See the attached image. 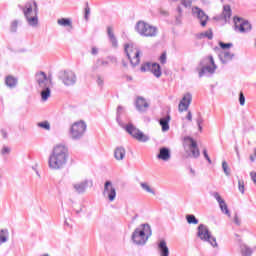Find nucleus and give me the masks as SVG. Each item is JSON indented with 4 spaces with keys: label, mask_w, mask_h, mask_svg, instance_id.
<instances>
[{
    "label": "nucleus",
    "mask_w": 256,
    "mask_h": 256,
    "mask_svg": "<svg viewBox=\"0 0 256 256\" xmlns=\"http://www.w3.org/2000/svg\"><path fill=\"white\" fill-rule=\"evenodd\" d=\"M68 160L69 149L65 145H57L49 156L48 167L53 171H59L67 165Z\"/></svg>",
    "instance_id": "nucleus-1"
},
{
    "label": "nucleus",
    "mask_w": 256,
    "mask_h": 256,
    "mask_svg": "<svg viewBox=\"0 0 256 256\" xmlns=\"http://www.w3.org/2000/svg\"><path fill=\"white\" fill-rule=\"evenodd\" d=\"M19 9L30 27H37L39 25V6L35 0H30L24 6L18 5Z\"/></svg>",
    "instance_id": "nucleus-2"
},
{
    "label": "nucleus",
    "mask_w": 256,
    "mask_h": 256,
    "mask_svg": "<svg viewBox=\"0 0 256 256\" xmlns=\"http://www.w3.org/2000/svg\"><path fill=\"white\" fill-rule=\"evenodd\" d=\"M153 235V230L151 229V225L149 223H144L140 225V228H136L131 236V241L134 245L138 247H143L147 245V241H149V237Z\"/></svg>",
    "instance_id": "nucleus-3"
},
{
    "label": "nucleus",
    "mask_w": 256,
    "mask_h": 256,
    "mask_svg": "<svg viewBox=\"0 0 256 256\" xmlns=\"http://www.w3.org/2000/svg\"><path fill=\"white\" fill-rule=\"evenodd\" d=\"M36 81L39 89H41L40 95L42 101H47L51 97V77H47L45 72H40L36 74Z\"/></svg>",
    "instance_id": "nucleus-4"
},
{
    "label": "nucleus",
    "mask_w": 256,
    "mask_h": 256,
    "mask_svg": "<svg viewBox=\"0 0 256 256\" xmlns=\"http://www.w3.org/2000/svg\"><path fill=\"white\" fill-rule=\"evenodd\" d=\"M199 67L201 68H196V71H198V77L200 79L201 77H205L207 73H209V75H213L215 74V71H217V64H215L213 55H208L200 60Z\"/></svg>",
    "instance_id": "nucleus-5"
},
{
    "label": "nucleus",
    "mask_w": 256,
    "mask_h": 256,
    "mask_svg": "<svg viewBox=\"0 0 256 256\" xmlns=\"http://www.w3.org/2000/svg\"><path fill=\"white\" fill-rule=\"evenodd\" d=\"M197 237L204 243H209L212 247H218L217 238L211 234L205 224H199L197 227Z\"/></svg>",
    "instance_id": "nucleus-6"
},
{
    "label": "nucleus",
    "mask_w": 256,
    "mask_h": 256,
    "mask_svg": "<svg viewBox=\"0 0 256 256\" xmlns=\"http://www.w3.org/2000/svg\"><path fill=\"white\" fill-rule=\"evenodd\" d=\"M135 31L141 35V37H156L157 27L151 26L145 21H138L135 25Z\"/></svg>",
    "instance_id": "nucleus-7"
},
{
    "label": "nucleus",
    "mask_w": 256,
    "mask_h": 256,
    "mask_svg": "<svg viewBox=\"0 0 256 256\" xmlns=\"http://www.w3.org/2000/svg\"><path fill=\"white\" fill-rule=\"evenodd\" d=\"M135 31L141 35V37H156L157 27L151 26L145 21H138L135 25Z\"/></svg>",
    "instance_id": "nucleus-8"
},
{
    "label": "nucleus",
    "mask_w": 256,
    "mask_h": 256,
    "mask_svg": "<svg viewBox=\"0 0 256 256\" xmlns=\"http://www.w3.org/2000/svg\"><path fill=\"white\" fill-rule=\"evenodd\" d=\"M85 131H87V123L80 120L72 124L70 128V137L73 141H79V139L85 135Z\"/></svg>",
    "instance_id": "nucleus-9"
},
{
    "label": "nucleus",
    "mask_w": 256,
    "mask_h": 256,
    "mask_svg": "<svg viewBox=\"0 0 256 256\" xmlns=\"http://www.w3.org/2000/svg\"><path fill=\"white\" fill-rule=\"evenodd\" d=\"M124 129L126 132H128L129 135H131V137H133L140 143H147V141H149V136L141 132V130L135 127V125H133L132 123L126 125Z\"/></svg>",
    "instance_id": "nucleus-10"
},
{
    "label": "nucleus",
    "mask_w": 256,
    "mask_h": 256,
    "mask_svg": "<svg viewBox=\"0 0 256 256\" xmlns=\"http://www.w3.org/2000/svg\"><path fill=\"white\" fill-rule=\"evenodd\" d=\"M58 77L66 87H72L77 83V75L71 70L60 71Z\"/></svg>",
    "instance_id": "nucleus-11"
},
{
    "label": "nucleus",
    "mask_w": 256,
    "mask_h": 256,
    "mask_svg": "<svg viewBox=\"0 0 256 256\" xmlns=\"http://www.w3.org/2000/svg\"><path fill=\"white\" fill-rule=\"evenodd\" d=\"M140 71L142 73H147V71H150V73L154 74V77H161V65L157 62L151 63V62H145L141 65Z\"/></svg>",
    "instance_id": "nucleus-12"
},
{
    "label": "nucleus",
    "mask_w": 256,
    "mask_h": 256,
    "mask_svg": "<svg viewBox=\"0 0 256 256\" xmlns=\"http://www.w3.org/2000/svg\"><path fill=\"white\" fill-rule=\"evenodd\" d=\"M124 53H126V57L128 58V60L130 61V65H132V67H137V65H139V63L141 62V51L140 50H136L134 53V57L131 58V53H133V46L129 45V44H125L124 46Z\"/></svg>",
    "instance_id": "nucleus-13"
},
{
    "label": "nucleus",
    "mask_w": 256,
    "mask_h": 256,
    "mask_svg": "<svg viewBox=\"0 0 256 256\" xmlns=\"http://www.w3.org/2000/svg\"><path fill=\"white\" fill-rule=\"evenodd\" d=\"M234 27L235 31H239L240 33H249L253 29L249 20H245L239 16L234 17Z\"/></svg>",
    "instance_id": "nucleus-14"
},
{
    "label": "nucleus",
    "mask_w": 256,
    "mask_h": 256,
    "mask_svg": "<svg viewBox=\"0 0 256 256\" xmlns=\"http://www.w3.org/2000/svg\"><path fill=\"white\" fill-rule=\"evenodd\" d=\"M103 195L104 197H107L110 203H113V201H115L117 197V190L114 188L113 182H111L110 180H107L104 183Z\"/></svg>",
    "instance_id": "nucleus-15"
},
{
    "label": "nucleus",
    "mask_w": 256,
    "mask_h": 256,
    "mask_svg": "<svg viewBox=\"0 0 256 256\" xmlns=\"http://www.w3.org/2000/svg\"><path fill=\"white\" fill-rule=\"evenodd\" d=\"M191 101H193V96L191 93H186L178 105V111L180 113L187 111V109H189V105H191Z\"/></svg>",
    "instance_id": "nucleus-16"
},
{
    "label": "nucleus",
    "mask_w": 256,
    "mask_h": 256,
    "mask_svg": "<svg viewBox=\"0 0 256 256\" xmlns=\"http://www.w3.org/2000/svg\"><path fill=\"white\" fill-rule=\"evenodd\" d=\"M136 111L139 113H147V109H149V104L147 100L143 96H138L135 101Z\"/></svg>",
    "instance_id": "nucleus-17"
},
{
    "label": "nucleus",
    "mask_w": 256,
    "mask_h": 256,
    "mask_svg": "<svg viewBox=\"0 0 256 256\" xmlns=\"http://www.w3.org/2000/svg\"><path fill=\"white\" fill-rule=\"evenodd\" d=\"M193 14L196 15L197 19H199L201 27H205L207 25V21H209V16H207L203 9L195 7L193 9Z\"/></svg>",
    "instance_id": "nucleus-18"
},
{
    "label": "nucleus",
    "mask_w": 256,
    "mask_h": 256,
    "mask_svg": "<svg viewBox=\"0 0 256 256\" xmlns=\"http://www.w3.org/2000/svg\"><path fill=\"white\" fill-rule=\"evenodd\" d=\"M184 141L190 142L189 149L192 153V157H194V159H197V157L201 155V152L199 151V147H197V141H195V139L191 138L190 136H186L184 138Z\"/></svg>",
    "instance_id": "nucleus-19"
},
{
    "label": "nucleus",
    "mask_w": 256,
    "mask_h": 256,
    "mask_svg": "<svg viewBox=\"0 0 256 256\" xmlns=\"http://www.w3.org/2000/svg\"><path fill=\"white\" fill-rule=\"evenodd\" d=\"M93 187V181L91 180H84L82 182L76 183L73 185L75 191L79 194L85 193L87 191V187Z\"/></svg>",
    "instance_id": "nucleus-20"
},
{
    "label": "nucleus",
    "mask_w": 256,
    "mask_h": 256,
    "mask_svg": "<svg viewBox=\"0 0 256 256\" xmlns=\"http://www.w3.org/2000/svg\"><path fill=\"white\" fill-rule=\"evenodd\" d=\"M156 157L160 161H165V162L169 161L171 159V149L167 147H160Z\"/></svg>",
    "instance_id": "nucleus-21"
},
{
    "label": "nucleus",
    "mask_w": 256,
    "mask_h": 256,
    "mask_svg": "<svg viewBox=\"0 0 256 256\" xmlns=\"http://www.w3.org/2000/svg\"><path fill=\"white\" fill-rule=\"evenodd\" d=\"M107 36H108V39H109L113 49H117L119 47V41L117 40V37L115 36V33L113 32V27H111V26L107 27Z\"/></svg>",
    "instance_id": "nucleus-22"
},
{
    "label": "nucleus",
    "mask_w": 256,
    "mask_h": 256,
    "mask_svg": "<svg viewBox=\"0 0 256 256\" xmlns=\"http://www.w3.org/2000/svg\"><path fill=\"white\" fill-rule=\"evenodd\" d=\"M235 57V54L229 52V51H224L222 54H219V59L223 65H227L229 61H233Z\"/></svg>",
    "instance_id": "nucleus-23"
},
{
    "label": "nucleus",
    "mask_w": 256,
    "mask_h": 256,
    "mask_svg": "<svg viewBox=\"0 0 256 256\" xmlns=\"http://www.w3.org/2000/svg\"><path fill=\"white\" fill-rule=\"evenodd\" d=\"M126 153L127 151L123 146L116 147L114 150V159H116V161H123Z\"/></svg>",
    "instance_id": "nucleus-24"
},
{
    "label": "nucleus",
    "mask_w": 256,
    "mask_h": 256,
    "mask_svg": "<svg viewBox=\"0 0 256 256\" xmlns=\"http://www.w3.org/2000/svg\"><path fill=\"white\" fill-rule=\"evenodd\" d=\"M171 121V115L168 113L166 116L160 118L159 124L162 127V131H169V123Z\"/></svg>",
    "instance_id": "nucleus-25"
},
{
    "label": "nucleus",
    "mask_w": 256,
    "mask_h": 256,
    "mask_svg": "<svg viewBox=\"0 0 256 256\" xmlns=\"http://www.w3.org/2000/svg\"><path fill=\"white\" fill-rule=\"evenodd\" d=\"M158 249L161 256H169V247H167V242L165 240H160L158 243Z\"/></svg>",
    "instance_id": "nucleus-26"
},
{
    "label": "nucleus",
    "mask_w": 256,
    "mask_h": 256,
    "mask_svg": "<svg viewBox=\"0 0 256 256\" xmlns=\"http://www.w3.org/2000/svg\"><path fill=\"white\" fill-rule=\"evenodd\" d=\"M18 80L13 76H7L5 78V85L9 87V89H15L17 87Z\"/></svg>",
    "instance_id": "nucleus-27"
},
{
    "label": "nucleus",
    "mask_w": 256,
    "mask_h": 256,
    "mask_svg": "<svg viewBox=\"0 0 256 256\" xmlns=\"http://www.w3.org/2000/svg\"><path fill=\"white\" fill-rule=\"evenodd\" d=\"M240 253L242 256H251V255H253V249H251V247L247 246V244H241L240 245Z\"/></svg>",
    "instance_id": "nucleus-28"
},
{
    "label": "nucleus",
    "mask_w": 256,
    "mask_h": 256,
    "mask_svg": "<svg viewBox=\"0 0 256 256\" xmlns=\"http://www.w3.org/2000/svg\"><path fill=\"white\" fill-rule=\"evenodd\" d=\"M231 15H233V12L231 10V6L229 5H224L223 6V17H224V21H229V19H231Z\"/></svg>",
    "instance_id": "nucleus-29"
},
{
    "label": "nucleus",
    "mask_w": 256,
    "mask_h": 256,
    "mask_svg": "<svg viewBox=\"0 0 256 256\" xmlns=\"http://www.w3.org/2000/svg\"><path fill=\"white\" fill-rule=\"evenodd\" d=\"M8 239H9V230L1 229L0 230V245L2 243H7Z\"/></svg>",
    "instance_id": "nucleus-30"
},
{
    "label": "nucleus",
    "mask_w": 256,
    "mask_h": 256,
    "mask_svg": "<svg viewBox=\"0 0 256 256\" xmlns=\"http://www.w3.org/2000/svg\"><path fill=\"white\" fill-rule=\"evenodd\" d=\"M58 25H61L62 27H73V22L70 18H61L57 21Z\"/></svg>",
    "instance_id": "nucleus-31"
},
{
    "label": "nucleus",
    "mask_w": 256,
    "mask_h": 256,
    "mask_svg": "<svg viewBox=\"0 0 256 256\" xmlns=\"http://www.w3.org/2000/svg\"><path fill=\"white\" fill-rule=\"evenodd\" d=\"M186 221L189 225H198L199 224V219H197V217H195V215H193V214H187Z\"/></svg>",
    "instance_id": "nucleus-32"
},
{
    "label": "nucleus",
    "mask_w": 256,
    "mask_h": 256,
    "mask_svg": "<svg viewBox=\"0 0 256 256\" xmlns=\"http://www.w3.org/2000/svg\"><path fill=\"white\" fill-rule=\"evenodd\" d=\"M140 186L144 191H146V193H151V195H155V190H153L151 186H149V184L141 182Z\"/></svg>",
    "instance_id": "nucleus-33"
},
{
    "label": "nucleus",
    "mask_w": 256,
    "mask_h": 256,
    "mask_svg": "<svg viewBox=\"0 0 256 256\" xmlns=\"http://www.w3.org/2000/svg\"><path fill=\"white\" fill-rule=\"evenodd\" d=\"M121 111H123V106H118L116 112V121L120 127H124L123 123H121Z\"/></svg>",
    "instance_id": "nucleus-34"
},
{
    "label": "nucleus",
    "mask_w": 256,
    "mask_h": 256,
    "mask_svg": "<svg viewBox=\"0 0 256 256\" xmlns=\"http://www.w3.org/2000/svg\"><path fill=\"white\" fill-rule=\"evenodd\" d=\"M219 207L222 213H225V215H228V217H231V212H229V207L227 206V203H225V201L219 204Z\"/></svg>",
    "instance_id": "nucleus-35"
},
{
    "label": "nucleus",
    "mask_w": 256,
    "mask_h": 256,
    "mask_svg": "<svg viewBox=\"0 0 256 256\" xmlns=\"http://www.w3.org/2000/svg\"><path fill=\"white\" fill-rule=\"evenodd\" d=\"M38 127L45 129V131H51V124H49V121L39 122Z\"/></svg>",
    "instance_id": "nucleus-36"
},
{
    "label": "nucleus",
    "mask_w": 256,
    "mask_h": 256,
    "mask_svg": "<svg viewBox=\"0 0 256 256\" xmlns=\"http://www.w3.org/2000/svg\"><path fill=\"white\" fill-rule=\"evenodd\" d=\"M222 169L227 177L231 175V171L229 170V165L227 164V161L222 162Z\"/></svg>",
    "instance_id": "nucleus-37"
},
{
    "label": "nucleus",
    "mask_w": 256,
    "mask_h": 256,
    "mask_svg": "<svg viewBox=\"0 0 256 256\" xmlns=\"http://www.w3.org/2000/svg\"><path fill=\"white\" fill-rule=\"evenodd\" d=\"M89 15H91V8H89V3H86V7L84 9V19H85V21H89Z\"/></svg>",
    "instance_id": "nucleus-38"
},
{
    "label": "nucleus",
    "mask_w": 256,
    "mask_h": 256,
    "mask_svg": "<svg viewBox=\"0 0 256 256\" xmlns=\"http://www.w3.org/2000/svg\"><path fill=\"white\" fill-rule=\"evenodd\" d=\"M107 65H109V61H107V60H103V59L99 58L96 61V67H107Z\"/></svg>",
    "instance_id": "nucleus-39"
},
{
    "label": "nucleus",
    "mask_w": 256,
    "mask_h": 256,
    "mask_svg": "<svg viewBox=\"0 0 256 256\" xmlns=\"http://www.w3.org/2000/svg\"><path fill=\"white\" fill-rule=\"evenodd\" d=\"M219 47L225 51V49H231V47H233V43H225L223 41H219Z\"/></svg>",
    "instance_id": "nucleus-40"
},
{
    "label": "nucleus",
    "mask_w": 256,
    "mask_h": 256,
    "mask_svg": "<svg viewBox=\"0 0 256 256\" xmlns=\"http://www.w3.org/2000/svg\"><path fill=\"white\" fill-rule=\"evenodd\" d=\"M18 26H19V21H17V20L12 21L11 26H10L11 33H17Z\"/></svg>",
    "instance_id": "nucleus-41"
},
{
    "label": "nucleus",
    "mask_w": 256,
    "mask_h": 256,
    "mask_svg": "<svg viewBox=\"0 0 256 256\" xmlns=\"http://www.w3.org/2000/svg\"><path fill=\"white\" fill-rule=\"evenodd\" d=\"M238 189H239L240 193H242V195H243V193H245V181H243L241 179L238 180Z\"/></svg>",
    "instance_id": "nucleus-42"
},
{
    "label": "nucleus",
    "mask_w": 256,
    "mask_h": 256,
    "mask_svg": "<svg viewBox=\"0 0 256 256\" xmlns=\"http://www.w3.org/2000/svg\"><path fill=\"white\" fill-rule=\"evenodd\" d=\"M197 126H198V129H199V131H203V126H201V125H203V117H201V114L199 113L198 114V118H197Z\"/></svg>",
    "instance_id": "nucleus-43"
},
{
    "label": "nucleus",
    "mask_w": 256,
    "mask_h": 256,
    "mask_svg": "<svg viewBox=\"0 0 256 256\" xmlns=\"http://www.w3.org/2000/svg\"><path fill=\"white\" fill-rule=\"evenodd\" d=\"M11 154V147L9 146H3L1 150V155H10Z\"/></svg>",
    "instance_id": "nucleus-44"
},
{
    "label": "nucleus",
    "mask_w": 256,
    "mask_h": 256,
    "mask_svg": "<svg viewBox=\"0 0 256 256\" xmlns=\"http://www.w3.org/2000/svg\"><path fill=\"white\" fill-rule=\"evenodd\" d=\"M159 61H160L161 65H165V63H167V52H163L160 55Z\"/></svg>",
    "instance_id": "nucleus-45"
},
{
    "label": "nucleus",
    "mask_w": 256,
    "mask_h": 256,
    "mask_svg": "<svg viewBox=\"0 0 256 256\" xmlns=\"http://www.w3.org/2000/svg\"><path fill=\"white\" fill-rule=\"evenodd\" d=\"M213 197L216 199V201L221 205V203L225 202L223 198H221V195H219V192H214Z\"/></svg>",
    "instance_id": "nucleus-46"
},
{
    "label": "nucleus",
    "mask_w": 256,
    "mask_h": 256,
    "mask_svg": "<svg viewBox=\"0 0 256 256\" xmlns=\"http://www.w3.org/2000/svg\"><path fill=\"white\" fill-rule=\"evenodd\" d=\"M206 37V39H209V41H211V39H213V30L209 29L208 31L204 32V38Z\"/></svg>",
    "instance_id": "nucleus-47"
},
{
    "label": "nucleus",
    "mask_w": 256,
    "mask_h": 256,
    "mask_svg": "<svg viewBox=\"0 0 256 256\" xmlns=\"http://www.w3.org/2000/svg\"><path fill=\"white\" fill-rule=\"evenodd\" d=\"M181 5H183V7H191V5H193V0H181Z\"/></svg>",
    "instance_id": "nucleus-48"
},
{
    "label": "nucleus",
    "mask_w": 256,
    "mask_h": 256,
    "mask_svg": "<svg viewBox=\"0 0 256 256\" xmlns=\"http://www.w3.org/2000/svg\"><path fill=\"white\" fill-rule=\"evenodd\" d=\"M239 104L241 105V107L245 105V94H243V92L239 93Z\"/></svg>",
    "instance_id": "nucleus-49"
},
{
    "label": "nucleus",
    "mask_w": 256,
    "mask_h": 256,
    "mask_svg": "<svg viewBox=\"0 0 256 256\" xmlns=\"http://www.w3.org/2000/svg\"><path fill=\"white\" fill-rule=\"evenodd\" d=\"M203 155H204V158L208 161L209 165H211L212 161H211V158L209 157V154L207 153V149L203 150Z\"/></svg>",
    "instance_id": "nucleus-50"
},
{
    "label": "nucleus",
    "mask_w": 256,
    "mask_h": 256,
    "mask_svg": "<svg viewBox=\"0 0 256 256\" xmlns=\"http://www.w3.org/2000/svg\"><path fill=\"white\" fill-rule=\"evenodd\" d=\"M0 133L2 134L3 139H7L9 137V134L7 133V130L1 129Z\"/></svg>",
    "instance_id": "nucleus-51"
},
{
    "label": "nucleus",
    "mask_w": 256,
    "mask_h": 256,
    "mask_svg": "<svg viewBox=\"0 0 256 256\" xmlns=\"http://www.w3.org/2000/svg\"><path fill=\"white\" fill-rule=\"evenodd\" d=\"M103 80L101 79V76L97 77V85H99V87H103Z\"/></svg>",
    "instance_id": "nucleus-52"
},
{
    "label": "nucleus",
    "mask_w": 256,
    "mask_h": 256,
    "mask_svg": "<svg viewBox=\"0 0 256 256\" xmlns=\"http://www.w3.org/2000/svg\"><path fill=\"white\" fill-rule=\"evenodd\" d=\"M234 223L236 225H241V221L239 220V216H237V214H235V216H234Z\"/></svg>",
    "instance_id": "nucleus-53"
},
{
    "label": "nucleus",
    "mask_w": 256,
    "mask_h": 256,
    "mask_svg": "<svg viewBox=\"0 0 256 256\" xmlns=\"http://www.w3.org/2000/svg\"><path fill=\"white\" fill-rule=\"evenodd\" d=\"M186 119H187L188 121H193V114L191 113V111H188V114H187V116H186Z\"/></svg>",
    "instance_id": "nucleus-54"
},
{
    "label": "nucleus",
    "mask_w": 256,
    "mask_h": 256,
    "mask_svg": "<svg viewBox=\"0 0 256 256\" xmlns=\"http://www.w3.org/2000/svg\"><path fill=\"white\" fill-rule=\"evenodd\" d=\"M250 177L254 183H256V172H250Z\"/></svg>",
    "instance_id": "nucleus-55"
},
{
    "label": "nucleus",
    "mask_w": 256,
    "mask_h": 256,
    "mask_svg": "<svg viewBox=\"0 0 256 256\" xmlns=\"http://www.w3.org/2000/svg\"><path fill=\"white\" fill-rule=\"evenodd\" d=\"M98 53H99V49H97V47H92L91 54L97 55Z\"/></svg>",
    "instance_id": "nucleus-56"
},
{
    "label": "nucleus",
    "mask_w": 256,
    "mask_h": 256,
    "mask_svg": "<svg viewBox=\"0 0 256 256\" xmlns=\"http://www.w3.org/2000/svg\"><path fill=\"white\" fill-rule=\"evenodd\" d=\"M197 39H205V34L204 32H201L199 34L196 35Z\"/></svg>",
    "instance_id": "nucleus-57"
},
{
    "label": "nucleus",
    "mask_w": 256,
    "mask_h": 256,
    "mask_svg": "<svg viewBox=\"0 0 256 256\" xmlns=\"http://www.w3.org/2000/svg\"><path fill=\"white\" fill-rule=\"evenodd\" d=\"M108 59H110V61H112V63H117V57H115V56H109Z\"/></svg>",
    "instance_id": "nucleus-58"
},
{
    "label": "nucleus",
    "mask_w": 256,
    "mask_h": 256,
    "mask_svg": "<svg viewBox=\"0 0 256 256\" xmlns=\"http://www.w3.org/2000/svg\"><path fill=\"white\" fill-rule=\"evenodd\" d=\"M177 11H178L179 15H181L183 13V9L181 8V6L177 7Z\"/></svg>",
    "instance_id": "nucleus-59"
},
{
    "label": "nucleus",
    "mask_w": 256,
    "mask_h": 256,
    "mask_svg": "<svg viewBox=\"0 0 256 256\" xmlns=\"http://www.w3.org/2000/svg\"><path fill=\"white\" fill-rule=\"evenodd\" d=\"M126 81H133V77L132 76H129V75H126Z\"/></svg>",
    "instance_id": "nucleus-60"
},
{
    "label": "nucleus",
    "mask_w": 256,
    "mask_h": 256,
    "mask_svg": "<svg viewBox=\"0 0 256 256\" xmlns=\"http://www.w3.org/2000/svg\"><path fill=\"white\" fill-rule=\"evenodd\" d=\"M122 66L125 67V68L128 67V64H127V62L125 60H122Z\"/></svg>",
    "instance_id": "nucleus-61"
},
{
    "label": "nucleus",
    "mask_w": 256,
    "mask_h": 256,
    "mask_svg": "<svg viewBox=\"0 0 256 256\" xmlns=\"http://www.w3.org/2000/svg\"><path fill=\"white\" fill-rule=\"evenodd\" d=\"M190 173H192V175H195V171L193 170V168H190Z\"/></svg>",
    "instance_id": "nucleus-62"
},
{
    "label": "nucleus",
    "mask_w": 256,
    "mask_h": 256,
    "mask_svg": "<svg viewBox=\"0 0 256 256\" xmlns=\"http://www.w3.org/2000/svg\"><path fill=\"white\" fill-rule=\"evenodd\" d=\"M250 161H252V163L255 161V157L250 156Z\"/></svg>",
    "instance_id": "nucleus-63"
},
{
    "label": "nucleus",
    "mask_w": 256,
    "mask_h": 256,
    "mask_svg": "<svg viewBox=\"0 0 256 256\" xmlns=\"http://www.w3.org/2000/svg\"><path fill=\"white\" fill-rule=\"evenodd\" d=\"M82 209L76 210V215H79L81 213Z\"/></svg>",
    "instance_id": "nucleus-64"
}]
</instances>
